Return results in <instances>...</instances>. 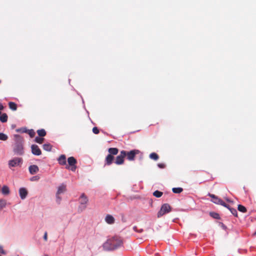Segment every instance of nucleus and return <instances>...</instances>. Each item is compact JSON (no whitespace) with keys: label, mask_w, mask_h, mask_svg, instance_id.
<instances>
[{"label":"nucleus","mask_w":256,"mask_h":256,"mask_svg":"<svg viewBox=\"0 0 256 256\" xmlns=\"http://www.w3.org/2000/svg\"><path fill=\"white\" fill-rule=\"evenodd\" d=\"M14 143L12 145V150L15 155L23 156L24 154V140L19 134H14Z\"/></svg>","instance_id":"obj_1"},{"label":"nucleus","mask_w":256,"mask_h":256,"mask_svg":"<svg viewBox=\"0 0 256 256\" xmlns=\"http://www.w3.org/2000/svg\"><path fill=\"white\" fill-rule=\"evenodd\" d=\"M110 240L112 243L113 250L121 247L123 244L122 238L118 236H114L110 238Z\"/></svg>","instance_id":"obj_2"},{"label":"nucleus","mask_w":256,"mask_h":256,"mask_svg":"<svg viewBox=\"0 0 256 256\" xmlns=\"http://www.w3.org/2000/svg\"><path fill=\"white\" fill-rule=\"evenodd\" d=\"M80 205L78 207V210L82 212L86 207V204L88 202V198L84 194H82L79 198Z\"/></svg>","instance_id":"obj_3"},{"label":"nucleus","mask_w":256,"mask_h":256,"mask_svg":"<svg viewBox=\"0 0 256 256\" xmlns=\"http://www.w3.org/2000/svg\"><path fill=\"white\" fill-rule=\"evenodd\" d=\"M171 210L170 206L168 204H163L160 210L158 211L157 214L158 218H160L164 214L168 213Z\"/></svg>","instance_id":"obj_4"},{"label":"nucleus","mask_w":256,"mask_h":256,"mask_svg":"<svg viewBox=\"0 0 256 256\" xmlns=\"http://www.w3.org/2000/svg\"><path fill=\"white\" fill-rule=\"evenodd\" d=\"M22 163V158L18 157H14L8 162L9 168L16 167Z\"/></svg>","instance_id":"obj_5"},{"label":"nucleus","mask_w":256,"mask_h":256,"mask_svg":"<svg viewBox=\"0 0 256 256\" xmlns=\"http://www.w3.org/2000/svg\"><path fill=\"white\" fill-rule=\"evenodd\" d=\"M140 152V150H132L129 152L125 150L126 156V158L130 161H132L134 160L136 154Z\"/></svg>","instance_id":"obj_6"},{"label":"nucleus","mask_w":256,"mask_h":256,"mask_svg":"<svg viewBox=\"0 0 256 256\" xmlns=\"http://www.w3.org/2000/svg\"><path fill=\"white\" fill-rule=\"evenodd\" d=\"M126 157L125 150H122L120 151L118 156L116 157L115 164L118 165H120L124 162V158Z\"/></svg>","instance_id":"obj_7"},{"label":"nucleus","mask_w":256,"mask_h":256,"mask_svg":"<svg viewBox=\"0 0 256 256\" xmlns=\"http://www.w3.org/2000/svg\"><path fill=\"white\" fill-rule=\"evenodd\" d=\"M32 152L34 155L40 156L42 154L41 150L36 144H32L31 146Z\"/></svg>","instance_id":"obj_8"},{"label":"nucleus","mask_w":256,"mask_h":256,"mask_svg":"<svg viewBox=\"0 0 256 256\" xmlns=\"http://www.w3.org/2000/svg\"><path fill=\"white\" fill-rule=\"evenodd\" d=\"M19 194L22 200L25 199L28 194L27 190L25 188H20L18 190Z\"/></svg>","instance_id":"obj_9"},{"label":"nucleus","mask_w":256,"mask_h":256,"mask_svg":"<svg viewBox=\"0 0 256 256\" xmlns=\"http://www.w3.org/2000/svg\"><path fill=\"white\" fill-rule=\"evenodd\" d=\"M102 248L104 250L106 251H112V243L110 242V239L108 240L102 244Z\"/></svg>","instance_id":"obj_10"},{"label":"nucleus","mask_w":256,"mask_h":256,"mask_svg":"<svg viewBox=\"0 0 256 256\" xmlns=\"http://www.w3.org/2000/svg\"><path fill=\"white\" fill-rule=\"evenodd\" d=\"M66 191V185L64 183L60 184L58 187L56 192L57 194H61Z\"/></svg>","instance_id":"obj_11"},{"label":"nucleus","mask_w":256,"mask_h":256,"mask_svg":"<svg viewBox=\"0 0 256 256\" xmlns=\"http://www.w3.org/2000/svg\"><path fill=\"white\" fill-rule=\"evenodd\" d=\"M28 171L30 174L34 175L39 171V168L38 166L36 164L30 165L28 167Z\"/></svg>","instance_id":"obj_12"},{"label":"nucleus","mask_w":256,"mask_h":256,"mask_svg":"<svg viewBox=\"0 0 256 256\" xmlns=\"http://www.w3.org/2000/svg\"><path fill=\"white\" fill-rule=\"evenodd\" d=\"M114 156H111V154H108L105 159L104 166H110L112 164L114 161Z\"/></svg>","instance_id":"obj_13"},{"label":"nucleus","mask_w":256,"mask_h":256,"mask_svg":"<svg viewBox=\"0 0 256 256\" xmlns=\"http://www.w3.org/2000/svg\"><path fill=\"white\" fill-rule=\"evenodd\" d=\"M108 152H109L108 154H111V156L116 155L118 152V150L116 148H110L108 149Z\"/></svg>","instance_id":"obj_14"},{"label":"nucleus","mask_w":256,"mask_h":256,"mask_svg":"<svg viewBox=\"0 0 256 256\" xmlns=\"http://www.w3.org/2000/svg\"><path fill=\"white\" fill-rule=\"evenodd\" d=\"M105 220L108 224H112L114 222V218L112 216L108 214L106 216Z\"/></svg>","instance_id":"obj_15"},{"label":"nucleus","mask_w":256,"mask_h":256,"mask_svg":"<svg viewBox=\"0 0 256 256\" xmlns=\"http://www.w3.org/2000/svg\"><path fill=\"white\" fill-rule=\"evenodd\" d=\"M58 162L61 165H65L66 164V156L64 154H62L58 158Z\"/></svg>","instance_id":"obj_16"},{"label":"nucleus","mask_w":256,"mask_h":256,"mask_svg":"<svg viewBox=\"0 0 256 256\" xmlns=\"http://www.w3.org/2000/svg\"><path fill=\"white\" fill-rule=\"evenodd\" d=\"M68 162L70 166H73L76 164V160L74 157L70 156L68 158Z\"/></svg>","instance_id":"obj_17"},{"label":"nucleus","mask_w":256,"mask_h":256,"mask_svg":"<svg viewBox=\"0 0 256 256\" xmlns=\"http://www.w3.org/2000/svg\"><path fill=\"white\" fill-rule=\"evenodd\" d=\"M2 193L6 195L10 194V189L7 186H4L2 188Z\"/></svg>","instance_id":"obj_18"},{"label":"nucleus","mask_w":256,"mask_h":256,"mask_svg":"<svg viewBox=\"0 0 256 256\" xmlns=\"http://www.w3.org/2000/svg\"><path fill=\"white\" fill-rule=\"evenodd\" d=\"M0 120L2 122H6L8 121V116L6 113L0 115Z\"/></svg>","instance_id":"obj_19"},{"label":"nucleus","mask_w":256,"mask_h":256,"mask_svg":"<svg viewBox=\"0 0 256 256\" xmlns=\"http://www.w3.org/2000/svg\"><path fill=\"white\" fill-rule=\"evenodd\" d=\"M43 149L46 151L50 152L51 150L52 146L50 144H44L42 146Z\"/></svg>","instance_id":"obj_20"},{"label":"nucleus","mask_w":256,"mask_h":256,"mask_svg":"<svg viewBox=\"0 0 256 256\" xmlns=\"http://www.w3.org/2000/svg\"><path fill=\"white\" fill-rule=\"evenodd\" d=\"M37 133L38 136L40 137H43L46 135V132L44 129H40L38 130Z\"/></svg>","instance_id":"obj_21"},{"label":"nucleus","mask_w":256,"mask_h":256,"mask_svg":"<svg viewBox=\"0 0 256 256\" xmlns=\"http://www.w3.org/2000/svg\"><path fill=\"white\" fill-rule=\"evenodd\" d=\"M149 157L150 158L154 160H157L159 158L158 154L155 152L151 153L150 154Z\"/></svg>","instance_id":"obj_22"},{"label":"nucleus","mask_w":256,"mask_h":256,"mask_svg":"<svg viewBox=\"0 0 256 256\" xmlns=\"http://www.w3.org/2000/svg\"><path fill=\"white\" fill-rule=\"evenodd\" d=\"M8 106H9L10 109H11L12 110H16L17 109V106L14 102H10L8 103Z\"/></svg>","instance_id":"obj_23"},{"label":"nucleus","mask_w":256,"mask_h":256,"mask_svg":"<svg viewBox=\"0 0 256 256\" xmlns=\"http://www.w3.org/2000/svg\"><path fill=\"white\" fill-rule=\"evenodd\" d=\"M6 200L4 199L0 200V210L1 211L3 208L6 206Z\"/></svg>","instance_id":"obj_24"},{"label":"nucleus","mask_w":256,"mask_h":256,"mask_svg":"<svg viewBox=\"0 0 256 256\" xmlns=\"http://www.w3.org/2000/svg\"><path fill=\"white\" fill-rule=\"evenodd\" d=\"M182 190L183 189L182 188H174L172 189V192L175 194H180L182 192Z\"/></svg>","instance_id":"obj_25"},{"label":"nucleus","mask_w":256,"mask_h":256,"mask_svg":"<svg viewBox=\"0 0 256 256\" xmlns=\"http://www.w3.org/2000/svg\"><path fill=\"white\" fill-rule=\"evenodd\" d=\"M8 139V136L2 132H0V140L6 141Z\"/></svg>","instance_id":"obj_26"},{"label":"nucleus","mask_w":256,"mask_h":256,"mask_svg":"<svg viewBox=\"0 0 256 256\" xmlns=\"http://www.w3.org/2000/svg\"><path fill=\"white\" fill-rule=\"evenodd\" d=\"M210 214L212 218H213L215 219L218 220L220 218V216L219 214L216 212H210Z\"/></svg>","instance_id":"obj_27"},{"label":"nucleus","mask_w":256,"mask_h":256,"mask_svg":"<svg viewBox=\"0 0 256 256\" xmlns=\"http://www.w3.org/2000/svg\"><path fill=\"white\" fill-rule=\"evenodd\" d=\"M238 209L240 212H246V207L240 204L238 206Z\"/></svg>","instance_id":"obj_28"},{"label":"nucleus","mask_w":256,"mask_h":256,"mask_svg":"<svg viewBox=\"0 0 256 256\" xmlns=\"http://www.w3.org/2000/svg\"><path fill=\"white\" fill-rule=\"evenodd\" d=\"M40 179V176L39 175H36L31 177L30 180L31 182H37Z\"/></svg>","instance_id":"obj_29"},{"label":"nucleus","mask_w":256,"mask_h":256,"mask_svg":"<svg viewBox=\"0 0 256 256\" xmlns=\"http://www.w3.org/2000/svg\"><path fill=\"white\" fill-rule=\"evenodd\" d=\"M153 195L156 198H160L162 195V192L158 190H156L154 192Z\"/></svg>","instance_id":"obj_30"},{"label":"nucleus","mask_w":256,"mask_h":256,"mask_svg":"<svg viewBox=\"0 0 256 256\" xmlns=\"http://www.w3.org/2000/svg\"><path fill=\"white\" fill-rule=\"evenodd\" d=\"M228 210L234 216H237L238 212L236 209L230 207Z\"/></svg>","instance_id":"obj_31"},{"label":"nucleus","mask_w":256,"mask_h":256,"mask_svg":"<svg viewBox=\"0 0 256 256\" xmlns=\"http://www.w3.org/2000/svg\"><path fill=\"white\" fill-rule=\"evenodd\" d=\"M43 140L44 138H40V136H36L34 139L35 142L40 144H42Z\"/></svg>","instance_id":"obj_32"},{"label":"nucleus","mask_w":256,"mask_h":256,"mask_svg":"<svg viewBox=\"0 0 256 256\" xmlns=\"http://www.w3.org/2000/svg\"><path fill=\"white\" fill-rule=\"evenodd\" d=\"M60 194H56V202L57 204H60L62 200V198L60 196Z\"/></svg>","instance_id":"obj_33"},{"label":"nucleus","mask_w":256,"mask_h":256,"mask_svg":"<svg viewBox=\"0 0 256 256\" xmlns=\"http://www.w3.org/2000/svg\"><path fill=\"white\" fill-rule=\"evenodd\" d=\"M27 132H28V134L31 138L34 137L35 134V132L33 130H28Z\"/></svg>","instance_id":"obj_34"},{"label":"nucleus","mask_w":256,"mask_h":256,"mask_svg":"<svg viewBox=\"0 0 256 256\" xmlns=\"http://www.w3.org/2000/svg\"><path fill=\"white\" fill-rule=\"evenodd\" d=\"M17 132H27L28 130L26 128H18L16 130Z\"/></svg>","instance_id":"obj_35"},{"label":"nucleus","mask_w":256,"mask_h":256,"mask_svg":"<svg viewBox=\"0 0 256 256\" xmlns=\"http://www.w3.org/2000/svg\"><path fill=\"white\" fill-rule=\"evenodd\" d=\"M220 198H218V196H216L214 199L212 200V201L214 203V204H218V202H219V200H220Z\"/></svg>","instance_id":"obj_36"},{"label":"nucleus","mask_w":256,"mask_h":256,"mask_svg":"<svg viewBox=\"0 0 256 256\" xmlns=\"http://www.w3.org/2000/svg\"><path fill=\"white\" fill-rule=\"evenodd\" d=\"M133 229L134 231L140 233L142 232L143 231V230L142 228L138 229V228L136 226H134Z\"/></svg>","instance_id":"obj_37"},{"label":"nucleus","mask_w":256,"mask_h":256,"mask_svg":"<svg viewBox=\"0 0 256 256\" xmlns=\"http://www.w3.org/2000/svg\"><path fill=\"white\" fill-rule=\"evenodd\" d=\"M92 132L95 134H98L99 132V130L96 127H94L92 128Z\"/></svg>","instance_id":"obj_38"},{"label":"nucleus","mask_w":256,"mask_h":256,"mask_svg":"<svg viewBox=\"0 0 256 256\" xmlns=\"http://www.w3.org/2000/svg\"><path fill=\"white\" fill-rule=\"evenodd\" d=\"M158 166L160 168H165V164H158Z\"/></svg>","instance_id":"obj_39"},{"label":"nucleus","mask_w":256,"mask_h":256,"mask_svg":"<svg viewBox=\"0 0 256 256\" xmlns=\"http://www.w3.org/2000/svg\"><path fill=\"white\" fill-rule=\"evenodd\" d=\"M0 253L2 254H5V252L2 246H0Z\"/></svg>","instance_id":"obj_40"},{"label":"nucleus","mask_w":256,"mask_h":256,"mask_svg":"<svg viewBox=\"0 0 256 256\" xmlns=\"http://www.w3.org/2000/svg\"><path fill=\"white\" fill-rule=\"evenodd\" d=\"M208 196H210V198H212V200L214 199L216 197V196H215L214 194H211L210 193H208Z\"/></svg>","instance_id":"obj_41"},{"label":"nucleus","mask_w":256,"mask_h":256,"mask_svg":"<svg viewBox=\"0 0 256 256\" xmlns=\"http://www.w3.org/2000/svg\"><path fill=\"white\" fill-rule=\"evenodd\" d=\"M70 170H72V172H74L76 170V164L75 165H74L73 166H70Z\"/></svg>","instance_id":"obj_42"},{"label":"nucleus","mask_w":256,"mask_h":256,"mask_svg":"<svg viewBox=\"0 0 256 256\" xmlns=\"http://www.w3.org/2000/svg\"><path fill=\"white\" fill-rule=\"evenodd\" d=\"M224 204V202L222 200H221L220 198V200L218 202V204H220L221 206H223V204Z\"/></svg>","instance_id":"obj_43"},{"label":"nucleus","mask_w":256,"mask_h":256,"mask_svg":"<svg viewBox=\"0 0 256 256\" xmlns=\"http://www.w3.org/2000/svg\"><path fill=\"white\" fill-rule=\"evenodd\" d=\"M224 204V202L222 200H221L220 198V200L218 202V204H220L221 206H223V204Z\"/></svg>","instance_id":"obj_44"},{"label":"nucleus","mask_w":256,"mask_h":256,"mask_svg":"<svg viewBox=\"0 0 256 256\" xmlns=\"http://www.w3.org/2000/svg\"><path fill=\"white\" fill-rule=\"evenodd\" d=\"M44 239L45 240H48V238H47V232H44Z\"/></svg>","instance_id":"obj_45"},{"label":"nucleus","mask_w":256,"mask_h":256,"mask_svg":"<svg viewBox=\"0 0 256 256\" xmlns=\"http://www.w3.org/2000/svg\"><path fill=\"white\" fill-rule=\"evenodd\" d=\"M222 206L228 208V209H229V208H230V206L228 204H226L225 202H224V204H223Z\"/></svg>","instance_id":"obj_46"},{"label":"nucleus","mask_w":256,"mask_h":256,"mask_svg":"<svg viewBox=\"0 0 256 256\" xmlns=\"http://www.w3.org/2000/svg\"><path fill=\"white\" fill-rule=\"evenodd\" d=\"M4 108V106H2V104H0V110H3Z\"/></svg>","instance_id":"obj_47"},{"label":"nucleus","mask_w":256,"mask_h":256,"mask_svg":"<svg viewBox=\"0 0 256 256\" xmlns=\"http://www.w3.org/2000/svg\"><path fill=\"white\" fill-rule=\"evenodd\" d=\"M222 228H226V226H224L223 224H222Z\"/></svg>","instance_id":"obj_48"},{"label":"nucleus","mask_w":256,"mask_h":256,"mask_svg":"<svg viewBox=\"0 0 256 256\" xmlns=\"http://www.w3.org/2000/svg\"><path fill=\"white\" fill-rule=\"evenodd\" d=\"M44 256H48L47 254H44Z\"/></svg>","instance_id":"obj_49"},{"label":"nucleus","mask_w":256,"mask_h":256,"mask_svg":"<svg viewBox=\"0 0 256 256\" xmlns=\"http://www.w3.org/2000/svg\"><path fill=\"white\" fill-rule=\"evenodd\" d=\"M254 234H256V231L255 232H254Z\"/></svg>","instance_id":"obj_50"},{"label":"nucleus","mask_w":256,"mask_h":256,"mask_svg":"<svg viewBox=\"0 0 256 256\" xmlns=\"http://www.w3.org/2000/svg\"><path fill=\"white\" fill-rule=\"evenodd\" d=\"M1 114V112L0 111V115Z\"/></svg>","instance_id":"obj_51"},{"label":"nucleus","mask_w":256,"mask_h":256,"mask_svg":"<svg viewBox=\"0 0 256 256\" xmlns=\"http://www.w3.org/2000/svg\"><path fill=\"white\" fill-rule=\"evenodd\" d=\"M0 212H1V211L0 210Z\"/></svg>","instance_id":"obj_52"}]
</instances>
